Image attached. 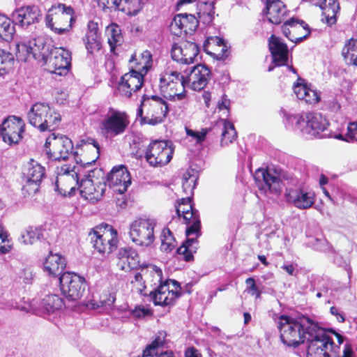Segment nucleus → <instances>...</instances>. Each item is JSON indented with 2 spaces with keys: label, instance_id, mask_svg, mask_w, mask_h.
Segmentation results:
<instances>
[{
  "label": "nucleus",
  "instance_id": "obj_21",
  "mask_svg": "<svg viewBox=\"0 0 357 357\" xmlns=\"http://www.w3.org/2000/svg\"><path fill=\"white\" fill-rule=\"evenodd\" d=\"M144 74L131 69V70L124 74L118 84V91L121 96L130 98L133 92L140 89L144 84Z\"/></svg>",
  "mask_w": 357,
  "mask_h": 357
},
{
  "label": "nucleus",
  "instance_id": "obj_27",
  "mask_svg": "<svg viewBox=\"0 0 357 357\" xmlns=\"http://www.w3.org/2000/svg\"><path fill=\"white\" fill-rule=\"evenodd\" d=\"M109 185L119 194L124 193L131 183L130 173L123 166L114 167L107 176Z\"/></svg>",
  "mask_w": 357,
  "mask_h": 357
},
{
  "label": "nucleus",
  "instance_id": "obj_50",
  "mask_svg": "<svg viewBox=\"0 0 357 357\" xmlns=\"http://www.w3.org/2000/svg\"><path fill=\"white\" fill-rule=\"evenodd\" d=\"M247 284L246 291L255 298H260L262 291L257 287L255 280L253 278H248L245 280Z\"/></svg>",
  "mask_w": 357,
  "mask_h": 357
},
{
  "label": "nucleus",
  "instance_id": "obj_35",
  "mask_svg": "<svg viewBox=\"0 0 357 357\" xmlns=\"http://www.w3.org/2000/svg\"><path fill=\"white\" fill-rule=\"evenodd\" d=\"M66 265V260L61 255L50 252L45 259L43 267L48 275L56 277L61 274Z\"/></svg>",
  "mask_w": 357,
  "mask_h": 357
},
{
  "label": "nucleus",
  "instance_id": "obj_56",
  "mask_svg": "<svg viewBox=\"0 0 357 357\" xmlns=\"http://www.w3.org/2000/svg\"><path fill=\"white\" fill-rule=\"evenodd\" d=\"M57 177H61L62 176H75L77 173L75 172V167H71L70 165H64L60 167H57Z\"/></svg>",
  "mask_w": 357,
  "mask_h": 357
},
{
  "label": "nucleus",
  "instance_id": "obj_16",
  "mask_svg": "<svg viewBox=\"0 0 357 357\" xmlns=\"http://www.w3.org/2000/svg\"><path fill=\"white\" fill-rule=\"evenodd\" d=\"M61 289L69 301H77L82 296L85 286L84 278L74 273L66 272L59 277Z\"/></svg>",
  "mask_w": 357,
  "mask_h": 357
},
{
  "label": "nucleus",
  "instance_id": "obj_12",
  "mask_svg": "<svg viewBox=\"0 0 357 357\" xmlns=\"http://www.w3.org/2000/svg\"><path fill=\"white\" fill-rule=\"evenodd\" d=\"M155 222L151 219L139 218L133 221L130 226V237L137 245L147 247L155 239L154 228Z\"/></svg>",
  "mask_w": 357,
  "mask_h": 357
},
{
  "label": "nucleus",
  "instance_id": "obj_9",
  "mask_svg": "<svg viewBox=\"0 0 357 357\" xmlns=\"http://www.w3.org/2000/svg\"><path fill=\"white\" fill-rule=\"evenodd\" d=\"M46 24L58 34L68 32L75 21V11L70 6L59 3L49 9L45 17Z\"/></svg>",
  "mask_w": 357,
  "mask_h": 357
},
{
  "label": "nucleus",
  "instance_id": "obj_54",
  "mask_svg": "<svg viewBox=\"0 0 357 357\" xmlns=\"http://www.w3.org/2000/svg\"><path fill=\"white\" fill-rule=\"evenodd\" d=\"M346 142H357V122H351L347 126Z\"/></svg>",
  "mask_w": 357,
  "mask_h": 357
},
{
  "label": "nucleus",
  "instance_id": "obj_62",
  "mask_svg": "<svg viewBox=\"0 0 357 357\" xmlns=\"http://www.w3.org/2000/svg\"><path fill=\"white\" fill-rule=\"evenodd\" d=\"M230 105V101L226 98L225 96L222 97L221 102L218 103V107L220 109H228Z\"/></svg>",
  "mask_w": 357,
  "mask_h": 357
},
{
  "label": "nucleus",
  "instance_id": "obj_36",
  "mask_svg": "<svg viewBox=\"0 0 357 357\" xmlns=\"http://www.w3.org/2000/svg\"><path fill=\"white\" fill-rule=\"evenodd\" d=\"M131 68L146 75L152 66V55L148 50L143 51L137 57L136 54L130 59Z\"/></svg>",
  "mask_w": 357,
  "mask_h": 357
},
{
  "label": "nucleus",
  "instance_id": "obj_64",
  "mask_svg": "<svg viewBox=\"0 0 357 357\" xmlns=\"http://www.w3.org/2000/svg\"><path fill=\"white\" fill-rule=\"evenodd\" d=\"M0 240L1 243H5L8 241L7 233L4 231L3 227L0 225Z\"/></svg>",
  "mask_w": 357,
  "mask_h": 357
},
{
  "label": "nucleus",
  "instance_id": "obj_42",
  "mask_svg": "<svg viewBox=\"0 0 357 357\" xmlns=\"http://www.w3.org/2000/svg\"><path fill=\"white\" fill-rule=\"evenodd\" d=\"M15 27L9 18L0 14V38L6 41L13 39Z\"/></svg>",
  "mask_w": 357,
  "mask_h": 357
},
{
  "label": "nucleus",
  "instance_id": "obj_7",
  "mask_svg": "<svg viewBox=\"0 0 357 357\" xmlns=\"http://www.w3.org/2000/svg\"><path fill=\"white\" fill-rule=\"evenodd\" d=\"M186 80L179 72L167 70L160 77L159 87L165 98L173 101H181L187 98Z\"/></svg>",
  "mask_w": 357,
  "mask_h": 357
},
{
  "label": "nucleus",
  "instance_id": "obj_37",
  "mask_svg": "<svg viewBox=\"0 0 357 357\" xmlns=\"http://www.w3.org/2000/svg\"><path fill=\"white\" fill-rule=\"evenodd\" d=\"M79 184L77 174H75V176L56 177L55 186L57 191L61 194L66 195L72 193L77 187L79 188Z\"/></svg>",
  "mask_w": 357,
  "mask_h": 357
},
{
  "label": "nucleus",
  "instance_id": "obj_11",
  "mask_svg": "<svg viewBox=\"0 0 357 357\" xmlns=\"http://www.w3.org/2000/svg\"><path fill=\"white\" fill-rule=\"evenodd\" d=\"M46 153L50 159L66 160L73 155V144L70 138L65 135L51 134L45 144Z\"/></svg>",
  "mask_w": 357,
  "mask_h": 357
},
{
  "label": "nucleus",
  "instance_id": "obj_23",
  "mask_svg": "<svg viewBox=\"0 0 357 357\" xmlns=\"http://www.w3.org/2000/svg\"><path fill=\"white\" fill-rule=\"evenodd\" d=\"M199 21L193 15L181 13L176 15L170 24L171 32L177 36L192 34L198 26Z\"/></svg>",
  "mask_w": 357,
  "mask_h": 357
},
{
  "label": "nucleus",
  "instance_id": "obj_61",
  "mask_svg": "<svg viewBox=\"0 0 357 357\" xmlns=\"http://www.w3.org/2000/svg\"><path fill=\"white\" fill-rule=\"evenodd\" d=\"M134 313L136 317H144L149 313V310L145 308L143 306H139L138 307H136V309L134 311Z\"/></svg>",
  "mask_w": 357,
  "mask_h": 357
},
{
  "label": "nucleus",
  "instance_id": "obj_3",
  "mask_svg": "<svg viewBox=\"0 0 357 357\" xmlns=\"http://www.w3.org/2000/svg\"><path fill=\"white\" fill-rule=\"evenodd\" d=\"M317 326L316 323L305 316L293 318L282 315L278 322L280 339L287 346L296 347L305 342L308 335L315 334Z\"/></svg>",
  "mask_w": 357,
  "mask_h": 357
},
{
  "label": "nucleus",
  "instance_id": "obj_55",
  "mask_svg": "<svg viewBox=\"0 0 357 357\" xmlns=\"http://www.w3.org/2000/svg\"><path fill=\"white\" fill-rule=\"evenodd\" d=\"M306 91L307 93L304 94L303 98H301V100H303L309 104H315L319 102L320 98L318 93L315 90L308 87Z\"/></svg>",
  "mask_w": 357,
  "mask_h": 357
},
{
  "label": "nucleus",
  "instance_id": "obj_38",
  "mask_svg": "<svg viewBox=\"0 0 357 357\" xmlns=\"http://www.w3.org/2000/svg\"><path fill=\"white\" fill-rule=\"evenodd\" d=\"M319 7L323 10L326 22L329 25L334 24L336 22V15L340 10L337 0H324Z\"/></svg>",
  "mask_w": 357,
  "mask_h": 357
},
{
  "label": "nucleus",
  "instance_id": "obj_13",
  "mask_svg": "<svg viewBox=\"0 0 357 357\" xmlns=\"http://www.w3.org/2000/svg\"><path fill=\"white\" fill-rule=\"evenodd\" d=\"M174 149L170 141L155 140L146 149V160L153 167L165 165L172 158Z\"/></svg>",
  "mask_w": 357,
  "mask_h": 357
},
{
  "label": "nucleus",
  "instance_id": "obj_28",
  "mask_svg": "<svg viewBox=\"0 0 357 357\" xmlns=\"http://www.w3.org/2000/svg\"><path fill=\"white\" fill-rule=\"evenodd\" d=\"M210 75L211 71L205 65L197 64L187 76L186 83L190 84L194 91H201L207 85Z\"/></svg>",
  "mask_w": 357,
  "mask_h": 357
},
{
  "label": "nucleus",
  "instance_id": "obj_51",
  "mask_svg": "<svg viewBox=\"0 0 357 357\" xmlns=\"http://www.w3.org/2000/svg\"><path fill=\"white\" fill-rule=\"evenodd\" d=\"M211 45H215V46H218V47H222V51H225V47H226L225 45L224 44V40L223 39H222V38H220L219 37H217V36L208 37L205 40V42L204 43V45H203V47H204V51L206 53H208V54H211V52H209L208 50V46Z\"/></svg>",
  "mask_w": 357,
  "mask_h": 357
},
{
  "label": "nucleus",
  "instance_id": "obj_1",
  "mask_svg": "<svg viewBox=\"0 0 357 357\" xmlns=\"http://www.w3.org/2000/svg\"><path fill=\"white\" fill-rule=\"evenodd\" d=\"M47 50L43 38H33L17 45V56L26 61L31 58L43 59L49 70L59 75H66L70 66L71 53L62 47H54L47 55Z\"/></svg>",
  "mask_w": 357,
  "mask_h": 357
},
{
  "label": "nucleus",
  "instance_id": "obj_45",
  "mask_svg": "<svg viewBox=\"0 0 357 357\" xmlns=\"http://www.w3.org/2000/svg\"><path fill=\"white\" fill-rule=\"evenodd\" d=\"M13 54L0 49V76L8 73L13 68Z\"/></svg>",
  "mask_w": 357,
  "mask_h": 357
},
{
  "label": "nucleus",
  "instance_id": "obj_49",
  "mask_svg": "<svg viewBox=\"0 0 357 357\" xmlns=\"http://www.w3.org/2000/svg\"><path fill=\"white\" fill-rule=\"evenodd\" d=\"M341 99L340 95H335V96L332 95L327 96L325 98V105L327 107L328 109L331 112H336L339 111L341 108V105L340 103V100Z\"/></svg>",
  "mask_w": 357,
  "mask_h": 357
},
{
  "label": "nucleus",
  "instance_id": "obj_52",
  "mask_svg": "<svg viewBox=\"0 0 357 357\" xmlns=\"http://www.w3.org/2000/svg\"><path fill=\"white\" fill-rule=\"evenodd\" d=\"M34 275L31 267L22 268L19 273L20 281L24 284H31L33 280Z\"/></svg>",
  "mask_w": 357,
  "mask_h": 357
},
{
  "label": "nucleus",
  "instance_id": "obj_29",
  "mask_svg": "<svg viewBox=\"0 0 357 357\" xmlns=\"http://www.w3.org/2000/svg\"><path fill=\"white\" fill-rule=\"evenodd\" d=\"M79 191L83 197L92 202L100 200L106 190L105 183H99L97 185L90 178L81 181L79 185Z\"/></svg>",
  "mask_w": 357,
  "mask_h": 357
},
{
  "label": "nucleus",
  "instance_id": "obj_8",
  "mask_svg": "<svg viewBox=\"0 0 357 357\" xmlns=\"http://www.w3.org/2000/svg\"><path fill=\"white\" fill-rule=\"evenodd\" d=\"M29 123L40 132L52 131L59 125L61 116L41 102L34 104L27 114Z\"/></svg>",
  "mask_w": 357,
  "mask_h": 357
},
{
  "label": "nucleus",
  "instance_id": "obj_33",
  "mask_svg": "<svg viewBox=\"0 0 357 357\" xmlns=\"http://www.w3.org/2000/svg\"><path fill=\"white\" fill-rule=\"evenodd\" d=\"M84 42L88 52L90 54L98 52L101 49L100 33L98 31V24L97 22H89Z\"/></svg>",
  "mask_w": 357,
  "mask_h": 357
},
{
  "label": "nucleus",
  "instance_id": "obj_41",
  "mask_svg": "<svg viewBox=\"0 0 357 357\" xmlns=\"http://www.w3.org/2000/svg\"><path fill=\"white\" fill-rule=\"evenodd\" d=\"M342 55L348 63L357 66V40L347 41L342 49Z\"/></svg>",
  "mask_w": 357,
  "mask_h": 357
},
{
  "label": "nucleus",
  "instance_id": "obj_48",
  "mask_svg": "<svg viewBox=\"0 0 357 357\" xmlns=\"http://www.w3.org/2000/svg\"><path fill=\"white\" fill-rule=\"evenodd\" d=\"M199 7L200 11L198 13L199 17L201 18L202 16H204V15L206 14L208 19L206 20V21L208 23L212 22L213 20V14L215 13L213 3H201L199 4Z\"/></svg>",
  "mask_w": 357,
  "mask_h": 357
},
{
  "label": "nucleus",
  "instance_id": "obj_17",
  "mask_svg": "<svg viewBox=\"0 0 357 357\" xmlns=\"http://www.w3.org/2000/svg\"><path fill=\"white\" fill-rule=\"evenodd\" d=\"M284 197L287 202L299 209L309 208L315 202L314 193L301 185L287 187Z\"/></svg>",
  "mask_w": 357,
  "mask_h": 357
},
{
  "label": "nucleus",
  "instance_id": "obj_24",
  "mask_svg": "<svg viewBox=\"0 0 357 357\" xmlns=\"http://www.w3.org/2000/svg\"><path fill=\"white\" fill-rule=\"evenodd\" d=\"M98 3L105 10H119L129 15H136L142 8V0H98Z\"/></svg>",
  "mask_w": 357,
  "mask_h": 357
},
{
  "label": "nucleus",
  "instance_id": "obj_53",
  "mask_svg": "<svg viewBox=\"0 0 357 357\" xmlns=\"http://www.w3.org/2000/svg\"><path fill=\"white\" fill-rule=\"evenodd\" d=\"M185 132L187 135L191 137L196 141L197 143H202L203 141H204L208 130V129H202L201 132H198L185 128Z\"/></svg>",
  "mask_w": 357,
  "mask_h": 357
},
{
  "label": "nucleus",
  "instance_id": "obj_39",
  "mask_svg": "<svg viewBox=\"0 0 357 357\" xmlns=\"http://www.w3.org/2000/svg\"><path fill=\"white\" fill-rule=\"evenodd\" d=\"M63 305V301L56 294L47 295L40 302V312L41 313H53L61 309Z\"/></svg>",
  "mask_w": 357,
  "mask_h": 357
},
{
  "label": "nucleus",
  "instance_id": "obj_57",
  "mask_svg": "<svg viewBox=\"0 0 357 357\" xmlns=\"http://www.w3.org/2000/svg\"><path fill=\"white\" fill-rule=\"evenodd\" d=\"M308 86L306 84H302L298 82L294 85V92L297 98L301 100V98H303L304 94L307 93L306 90Z\"/></svg>",
  "mask_w": 357,
  "mask_h": 357
},
{
  "label": "nucleus",
  "instance_id": "obj_22",
  "mask_svg": "<svg viewBox=\"0 0 357 357\" xmlns=\"http://www.w3.org/2000/svg\"><path fill=\"white\" fill-rule=\"evenodd\" d=\"M41 11L38 6L28 5L15 9L12 13L13 22L22 28H27L30 25L39 22Z\"/></svg>",
  "mask_w": 357,
  "mask_h": 357
},
{
  "label": "nucleus",
  "instance_id": "obj_10",
  "mask_svg": "<svg viewBox=\"0 0 357 357\" xmlns=\"http://www.w3.org/2000/svg\"><path fill=\"white\" fill-rule=\"evenodd\" d=\"M130 123L128 116L123 112L109 108L99 125L101 134L107 138H113L123 134Z\"/></svg>",
  "mask_w": 357,
  "mask_h": 357
},
{
  "label": "nucleus",
  "instance_id": "obj_18",
  "mask_svg": "<svg viewBox=\"0 0 357 357\" xmlns=\"http://www.w3.org/2000/svg\"><path fill=\"white\" fill-rule=\"evenodd\" d=\"M23 175L26 181L24 190L29 194H35L38 191L41 181L45 176V169L40 164L31 159L26 165Z\"/></svg>",
  "mask_w": 357,
  "mask_h": 357
},
{
  "label": "nucleus",
  "instance_id": "obj_31",
  "mask_svg": "<svg viewBox=\"0 0 357 357\" xmlns=\"http://www.w3.org/2000/svg\"><path fill=\"white\" fill-rule=\"evenodd\" d=\"M268 46L273 57V63L276 66H284L288 59V47L281 39L272 35L268 40Z\"/></svg>",
  "mask_w": 357,
  "mask_h": 357
},
{
  "label": "nucleus",
  "instance_id": "obj_46",
  "mask_svg": "<svg viewBox=\"0 0 357 357\" xmlns=\"http://www.w3.org/2000/svg\"><path fill=\"white\" fill-rule=\"evenodd\" d=\"M161 241V250L167 252H171L176 246V240L169 229H163Z\"/></svg>",
  "mask_w": 357,
  "mask_h": 357
},
{
  "label": "nucleus",
  "instance_id": "obj_26",
  "mask_svg": "<svg viewBox=\"0 0 357 357\" xmlns=\"http://www.w3.org/2000/svg\"><path fill=\"white\" fill-rule=\"evenodd\" d=\"M283 34L291 41L296 43L305 39L310 31L303 21L298 22L294 18L287 21L282 26Z\"/></svg>",
  "mask_w": 357,
  "mask_h": 357
},
{
  "label": "nucleus",
  "instance_id": "obj_63",
  "mask_svg": "<svg viewBox=\"0 0 357 357\" xmlns=\"http://www.w3.org/2000/svg\"><path fill=\"white\" fill-rule=\"evenodd\" d=\"M330 311L332 314L337 316V318L339 320V321H340V322L344 321V316L342 314H340L338 312L337 308H336L335 307H331L330 309Z\"/></svg>",
  "mask_w": 357,
  "mask_h": 357
},
{
  "label": "nucleus",
  "instance_id": "obj_60",
  "mask_svg": "<svg viewBox=\"0 0 357 357\" xmlns=\"http://www.w3.org/2000/svg\"><path fill=\"white\" fill-rule=\"evenodd\" d=\"M284 271H285L289 275L295 276L296 275L297 271L296 270L295 266L289 264H284L281 267Z\"/></svg>",
  "mask_w": 357,
  "mask_h": 357
},
{
  "label": "nucleus",
  "instance_id": "obj_43",
  "mask_svg": "<svg viewBox=\"0 0 357 357\" xmlns=\"http://www.w3.org/2000/svg\"><path fill=\"white\" fill-rule=\"evenodd\" d=\"M107 40L111 52H114L116 47L122 43L121 30L116 25H112L107 29Z\"/></svg>",
  "mask_w": 357,
  "mask_h": 357
},
{
  "label": "nucleus",
  "instance_id": "obj_2",
  "mask_svg": "<svg viewBox=\"0 0 357 357\" xmlns=\"http://www.w3.org/2000/svg\"><path fill=\"white\" fill-rule=\"evenodd\" d=\"M178 218H183V223L188 225L185 234L188 238L181 245L176 252L183 256V259L189 261L193 258L197 244V238L200 236L201 223L199 211L192 208L190 197L182 198L175 205Z\"/></svg>",
  "mask_w": 357,
  "mask_h": 357
},
{
  "label": "nucleus",
  "instance_id": "obj_58",
  "mask_svg": "<svg viewBox=\"0 0 357 357\" xmlns=\"http://www.w3.org/2000/svg\"><path fill=\"white\" fill-rule=\"evenodd\" d=\"M88 142H89V144H86V145H85V149H89V146L91 144V145H92V148H93V150L95 151V152H96V156H95V157H94V158H93V159H92V160H91V162H86V164H92V163L95 162H96V160H97V158H98V153H99V149H100V148H99V145H98V142H97L96 140H94V139H89L88 140Z\"/></svg>",
  "mask_w": 357,
  "mask_h": 357
},
{
  "label": "nucleus",
  "instance_id": "obj_59",
  "mask_svg": "<svg viewBox=\"0 0 357 357\" xmlns=\"http://www.w3.org/2000/svg\"><path fill=\"white\" fill-rule=\"evenodd\" d=\"M185 357H202V356L197 349L190 347L185 351Z\"/></svg>",
  "mask_w": 357,
  "mask_h": 357
},
{
  "label": "nucleus",
  "instance_id": "obj_30",
  "mask_svg": "<svg viewBox=\"0 0 357 357\" xmlns=\"http://www.w3.org/2000/svg\"><path fill=\"white\" fill-rule=\"evenodd\" d=\"M117 266L124 271L137 269L139 266V255L131 248H121L117 254Z\"/></svg>",
  "mask_w": 357,
  "mask_h": 357
},
{
  "label": "nucleus",
  "instance_id": "obj_4",
  "mask_svg": "<svg viewBox=\"0 0 357 357\" xmlns=\"http://www.w3.org/2000/svg\"><path fill=\"white\" fill-rule=\"evenodd\" d=\"M280 113L286 118L288 126L300 131L305 137L325 138L330 135L328 130V122L320 113L289 115L284 109H281Z\"/></svg>",
  "mask_w": 357,
  "mask_h": 357
},
{
  "label": "nucleus",
  "instance_id": "obj_5",
  "mask_svg": "<svg viewBox=\"0 0 357 357\" xmlns=\"http://www.w3.org/2000/svg\"><path fill=\"white\" fill-rule=\"evenodd\" d=\"M314 333L308 335L305 340L308 343L307 357H352L354 352L351 345L349 343L344 344L343 355L341 356L340 348L335 345L331 337L325 333L318 326H316Z\"/></svg>",
  "mask_w": 357,
  "mask_h": 357
},
{
  "label": "nucleus",
  "instance_id": "obj_19",
  "mask_svg": "<svg viewBox=\"0 0 357 357\" xmlns=\"http://www.w3.org/2000/svg\"><path fill=\"white\" fill-rule=\"evenodd\" d=\"M24 131L23 120L15 116H11L5 119L0 129V135L3 142L8 144H17L22 138Z\"/></svg>",
  "mask_w": 357,
  "mask_h": 357
},
{
  "label": "nucleus",
  "instance_id": "obj_40",
  "mask_svg": "<svg viewBox=\"0 0 357 357\" xmlns=\"http://www.w3.org/2000/svg\"><path fill=\"white\" fill-rule=\"evenodd\" d=\"M43 237L42 229L40 227H29L22 231L20 241L24 244H33Z\"/></svg>",
  "mask_w": 357,
  "mask_h": 357
},
{
  "label": "nucleus",
  "instance_id": "obj_44",
  "mask_svg": "<svg viewBox=\"0 0 357 357\" xmlns=\"http://www.w3.org/2000/svg\"><path fill=\"white\" fill-rule=\"evenodd\" d=\"M165 334L160 333V335L157 336L155 340L149 344L143 351L142 357H152L158 354V349L160 347L162 346L165 341Z\"/></svg>",
  "mask_w": 357,
  "mask_h": 357
},
{
  "label": "nucleus",
  "instance_id": "obj_32",
  "mask_svg": "<svg viewBox=\"0 0 357 357\" xmlns=\"http://www.w3.org/2000/svg\"><path fill=\"white\" fill-rule=\"evenodd\" d=\"M264 13L270 22L278 24L284 20L287 9L280 0H267Z\"/></svg>",
  "mask_w": 357,
  "mask_h": 357
},
{
  "label": "nucleus",
  "instance_id": "obj_6",
  "mask_svg": "<svg viewBox=\"0 0 357 357\" xmlns=\"http://www.w3.org/2000/svg\"><path fill=\"white\" fill-rule=\"evenodd\" d=\"M169 113L167 103L158 96L144 95L137 115L145 124L155 126L164 121Z\"/></svg>",
  "mask_w": 357,
  "mask_h": 357
},
{
  "label": "nucleus",
  "instance_id": "obj_14",
  "mask_svg": "<svg viewBox=\"0 0 357 357\" xmlns=\"http://www.w3.org/2000/svg\"><path fill=\"white\" fill-rule=\"evenodd\" d=\"M181 287L174 280H167L150 293V297L155 305H173L181 296Z\"/></svg>",
  "mask_w": 357,
  "mask_h": 357
},
{
  "label": "nucleus",
  "instance_id": "obj_25",
  "mask_svg": "<svg viewBox=\"0 0 357 357\" xmlns=\"http://www.w3.org/2000/svg\"><path fill=\"white\" fill-rule=\"evenodd\" d=\"M199 52L198 45L189 41H184L180 45H174L171 52L172 59L183 64L193 63Z\"/></svg>",
  "mask_w": 357,
  "mask_h": 357
},
{
  "label": "nucleus",
  "instance_id": "obj_34",
  "mask_svg": "<svg viewBox=\"0 0 357 357\" xmlns=\"http://www.w3.org/2000/svg\"><path fill=\"white\" fill-rule=\"evenodd\" d=\"M214 133L221 134L220 144L222 146H227L236 137V132L234 125L225 119H220L211 128Z\"/></svg>",
  "mask_w": 357,
  "mask_h": 357
},
{
  "label": "nucleus",
  "instance_id": "obj_20",
  "mask_svg": "<svg viewBox=\"0 0 357 357\" xmlns=\"http://www.w3.org/2000/svg\"><path fill=\"white\" fill-rule=\"evenodd\" d=\"M255 178L259 189L264 194L278 196L282 192V181L279 176L273 175L268 170L259 169Z\"/></svg>",
  "mask_w": 357,
  "mask_h": 357
},
{
  "label": "nucleus",
  "instance_id": "obj_15",
  "mask_svg": "<svg viewBox=\"0 0 357 357\" xmlns=\"http://www.w3.org/2000/svg\"><path fill=\"white\" fill-rule=\"evenodd\" d=\"M91 243L95 250L101 254H109L117 248V232L112 227L109 230L99 231L93 229L89 234Z\"/></svg>",
  "mask_w": 357,
  "mask_h": 357
},
{
  "label": "nucleus",
  "instance_id": "obj_47",
  "mask_svg": "<svg viewBox=\"0 0 357 357\" xmlns=\"http://www.w3.org/2000/svg\"><path fill=\"white\" fill-rule=\"evenodd\" d=\"M196 180L197 178L195 176H192L189 172L183 174L182 187L183 191L187 195L192 194Z\"/></svg>",
  "mask_w": 357,
  "mask_h": 357
}]
</instances>
